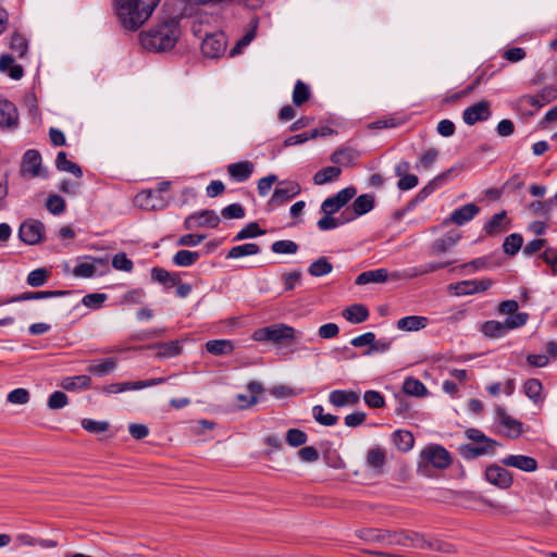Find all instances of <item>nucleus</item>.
<instances>
[{
  "label": "nucleus",
  "mask_w": 557,
  "mask_h": 557,
  "mask_svg": "<svg viewBox=\"0 0 557 557\" xmlns=\"http://www.w3.org/2000/svg\"><path fill=\"white\" fill-rule=\"evenodd\" d=\"M312 417L318 423L325 426H332L337 422V417L332 413H324V408L321 405L313 406Z\"/></svg>",
  "instance_id": "50"
},
{
  "label": "nucleus",
  "mask_w": 557,
  "mask_h": 557,
  "mask_svg": "<svg viewBox=\"0 0 557 557\" xmlns=\"http://www.w3.org/2000/svg\"><path fill=\"white\" fill-rule=\"evenodd\" d=\"M107 264L108 260L94 258L91 262H79L73 270V274L78 277H91L97 273L96 264Z\"/></svg>",
  "instance_id": "33"
},
{
  "label": "nucleus",
  "mask_w": 557,
  "mask_h": 557,
  "mask_svg": "<svg viewBox=\"0 0 557 557\" xmlns=\"http://www.w3.org/2000/svg\"><path fill=\"white\" fill-rule=\"evenodd\" d=\"M308 440L307 434L299 429H289L286 433V442L292 447L304 445Z\"/></svg>",
  "instance_id": "55"
},
{
  "label": "nucleus",
  "mask_w": 557,
  "mask_h": 557,
  "mask_svg": "<svg viewBox=\"0 0 557 557\" xmlns=\"http://www.w3.org/2000/svg\"><path fill=\"white\" fill-rule=\"evenodd\" d=\"M359 400V394L350 389H334L329 394L330 404L336 408L354 406L357 405Z\"/></svg>",
  "instance_id": "17"
},
{
  "label": "nucleus",
  "mask_w": 557,
  "mask_h": 557,
  "mask_svg": "<svg viewBox=\"0 0 557 557\" xmlns=\"http://www.w3.org/2000/svg\"><path fill=\"white\" fill-rule=\"evenodd\" d=\"M496 418L508 436L518 437L522 433V423L507 414L505 408H496Z\"/></svg>",
  "instance_id": "19"
},
{
  "label": "nucleus",
  "mask_w": 557,
  "mask_h": 557,
  "mask_svg": "<svg viewBox=\"0 0 557 557\" xmlns=\"http://www.w3.org/2000/svg\"><path fill=\"white\" fill-rule=\"evenodd\" d=\"M46 207L50 213L58 215L64 212L65 201L58 195H50L47 199Z\"/></svg>",
  "instance_id": "57"
},
{
  "label": "nucleus",
  "mask_w": 557,
  "mask_h": 557,
  "mask_svg": "<svg viewBox=\"0 0 557 557\" xmlns=\"http://www.w3.org/2000/svg\"><path fill=\"white\" fill-rule=\"evenodd\" d=\"M310 97V91L308 86L301 81H297L293 91V102L295 106L300 107L304 104Z\"/></svg>",
  "instance_id": "52"
},
{
  "label": "nucleus",
  "mask_w": 557,
  "mask_h": 557,
  "mask_svg": "<svg viewBox=\"0 0 557 557\" xmlns=\"http://www.w3.org/2000/svg\"><path fill=\"white\" fill-rule=\"evenodd\" d=\"M332 215L333 214L324 213V215L318 221L319 230L329 231L349 222L346 221L345 211H343L338 218H333Z\"/></svg>",
  "instance_id": "42"
},
{
  "label": "nucleus",
  "mask_w": 557,
  "mask_h": 557,
  "mask_svg": "<svg viewBox=\"0 0 557 557\" xmlns=\"http://www.w3.org/2000/svg\"><path fill=\"white\" fill-rule=\"evenodd\" d=\"M221 214L224 219H243L245 210L240 203H232L223 208Z\"/></svg>",
  "instance_id": "61"
},
{
  "label": "nucleus",
  "mask_w": 557,
  "mask_h": 557,
  "mask_svg": "<svg viewBox=\"0 0 557 557\" xmlns=\"http://www.w3.org/2000/svg\"><path fill=\"white\" fill-rule=\"evenodd\" d=\"M524 394L528 398H530L534 404H542L544 397L542 396L543 385L537 379H529L525 381L523 385Z\"/></svg>",
  "instance_id": "34"
},
{
  "label": "nucleus",
  "mask_w": 557,
  "mask_h": 557,
  "mask_svg": "<svg viewBox=\"0 0 557 557\" xmlns=\"http://www.w3.org/2000/svg\"><path fill=\"white\" fill-rule=\"evenodd\" d=\"M363 400L371 408H382L385 405L383 395L377 391H367Z\"/></svg>",
  "instance_id": "59"
},
{
  "label": "nucleus",
  "mask_w": 557,
  "mask_h": 557,
  "mask_svg": "<svg viewBox=\"0 0 557 557\" xmlns=\"http://www.w3.org/2000/svg\"><path fill=\"white\" fill-rule=\"evenodd\" d=\"M342 314L348 322L359 324L368 320L369 310L364 305L355 304L345 308Z\"/></svg>",
  "instance_id": "28"
},
{
  "label": "nucleus",
  "mask_w": 557,
  "mask_h": 557,
  "mask_svg": "<svg viewBox=\"0 0 557 557\" xmlns=\"http://www.w3.org/2000/svg\"><path fill=\"white\" fill-rule=\"evenodd\" d=\"M207 351L214 355H228L234 350V345L228 339H212L206 344Z\"/></svg>",
  "instance_id": "40"
},
{
  "label": "nucleus",
  "mask_w": 557,
  "mask_h": 557,
  "mask_svg": "<svg viewBox=\"0 0 557 557\" xmlns=\"http://www.w3.org/2000/svg\"><path fill=\"white\" fill-rule=\"evenodd\" d=\"M70 290H41V292H26L15 297H12L8 300V302H18L26 300H38V299H47L52 297H60L64 295H69Z\"/></svg>",
  "instance_id": "26"
},
{
  "label": "nucleus",
  "mask_w": 557,
  "mask_h": 557,
  "mask_svg": "<svg viewBox=\"0 0 557 557\" xmlns=\"http://www.w3.org/2000/svg\"><path fill=\"white\" fill-rule=\"evenodd\" d=\"M45 225L38 220H26L18 228V237L27 245L38 244L44 235Z\"/></svg>",
  "instance_id": "9"
},
{
  "label": "nucleus",
  "mask_w": 557,
  "mask_h": 557,
  "mask_svg": "<svg viewBox=\"0 0 557 557\" xmlns=\"http://www.w3.org/2000/svg\"><path fill=\"white\" fill-rule=\"evenodd\" d=\"M260 252V247L255 243H247L232 247L227 255V259H239L247 256H255Z\"/></svg>",
  "instance_id": "35"
},
{
  "label": "nucleus",
  "mask_w": 557,
  "mask_h": 557,
  "mask_svg": "<svg viewBox=\"0 0 557 557\" xmlns=\"http://www.w3.org/2000/svg\"><path fill=\"white\" fill-rule=\"evenodd\" d=\"M255 165L250 161H240L231 163L227 165V173L228 175L235 180L236 182H245L247 181L252 172H253Z\"/></svg>",
  "instance_id": "23"
},
{
  "label": "nucleus",
  "mask_w": 557,
  "mask_h": 557,
  "mask_svg": "<svg viewBox=\"0 0 557 557\" xmlns=\"http://www.w3.org/2000/svg\"><path fill=\"white\" fill-rule=\"evenodd\" d=\"M151 276L153 280L164 284L166 287L175 286L180 281L177 274L170 273L169 271L161 268H153L151 270Z\"/></svg>",
  "instance_id": "45"
},
{
  "label": "nucleus",
  "mask_w": 557,
  "mask_h": 557,
  "mask_svg": "<svg viewBox=\"0 0 557 557\" xmlns=\"http://www.w3.org/2000/svg\"><path fill=\"white\" fill-rule=\"evenodd\" d=\"M374 207V197L370 194H363L360 195L355 199L352 202L351 208H346L345 214H346V221H354L360 215H363L368 212H370Z\"/></svg>",
  "instance_id": "14"
},
{
  "label": "nucleus",
  "mask_w": 557,
  "mask_h": 557,
  "mask_svg": "<svg viewBox=\"0 0 557 557\" xmlns=\"http://www.w3.org/2000/svg\"><path fill=\"white\" fill-rule=\"evenodd\" d=\"M220 223L219 215L213 210H201L189 214L184 221L185 230L191 231L199 227H216Z\"/></svg>",
  "instance_id": "7"
},
{
  "label": "nucleus",
  "mask_w": 557,
  "mask_h": 557,
  "mask_svg": "<svg viewBox=\"0 0 557 557\" xmlns=\"http://www.w3.org/2000/svg\"><path fill=\"white\" fill-rule=\"evenodd\" d=\"M116 369L115 358H106L99 363L90 364L87 371L96 376H104Z\"/></svg>",
  "instance_id": "41"
},
{
  "label": "nucleus",
  "mask_w": 557,
  "mask_h": 557,
  "mask_svg": "<svg viewBox=\"0 0 557 557\" xmlns=\"http://www.w3.org/2000/svg\"><path fill=\"white\" fill-rule=\"evenodd\" d=\"M41 156L37 150H27L23 156L22 172L28 173L33 177L40 173Z\"/></svg>",
  "instance_id": "24"
},
{
  "label": "nucleus",
  "mask_w": 557,
  "mask_h": 557,
  "mask_svg": "<svg viewBox=\"0 0 557 557\" xmlns=\"http://www.w3.org/2000/svg\"><path fill=\"white\" fill-rule=\"evenodd\" d=\"M485 479L491 484L504 490L509 488L513 481L511 473L498 465H492L486 468Z\"/></svg>",
  "instance_id": "13"
},
{
  "label": "nucleus",
  "mask_w": 557,
  "mask_h": 557,
  "mask_svg": "<svg viewBox=\"0 0 557 557\" xmlns=\"http://www.w3.org/2000/svg\"><path fill=\"white\" fill-rule=\"evenodd\" d=\"M160 0H115L116 15L121 25L136 30L151 16Z\"/></svg>",
  "instance_id": "1"
},
{
  "label": "nucleus",
  "mask_w": 557,
  "mask_h": 557,
  "mask_svg": "<svg viewBox=\"0 0 557 557\" xmlns=\"http://www.w3.org/2000/svg\"><path fill=\"white\" fill-rule=\"evenodd\" d=\"M82 428L92 434H99L108 431L109 423L107 421H97L92 419H83Z\"/></svg>",
  "instance_id": "54"
},
{
  "label": "nucleus",
  "mask_w": 557,
  "mask_h": 557,
  "mask_svg": "<svg viewBox=\"0 0 557 557\" xmlns=\"http://www.w3.org/2000/svg\"><path fill=\"white\" fill-rule=\"evenodd\" d=\"M112 265L116 270L129 272L133 269V262L123 252L116 253L112 259Z\"/></svg>",
  "instance_id": "64"
},
{
  "label": "nucleus",
  "mask_w": 557,
  "mask_h": 557,
  "mask_svg": "<svg viewBox=\"0 0 557 557\" xmlns=\"http://www.w3.org/2000/svg\"><path fill=\"white\" fill-rule=\"evenodd\" d=\"M403 391L410 396L421 397L428 393L425 385L418 379L408 377L404 381Z\"/></svg>",
  "instance_id": "44"
},
{
  "label": "nucleus",
  "mask_w": 557,
  "mask_h": 557,
  "mask_svg": "<svg viewBox=\"0 0 557 557\" xmlns=\"http://www.w3.org/2000/svg\"><path fill=\"white\" fill-rule=\"evenodd\" d=\"M55 166L59 171L69 172L76 177H82L83 171L81 166L70 160H67L66 153L64 151H60L57 154Z\"/></svg>",
  "instance_id": "36"
},
{
  "label": "nucleus",
  "mask_w": 557,
  "mask_h": 557,
  "mask_svg": "<svg viewBox=\"0 0 557 557\" xmlns=\"http://www.w3.org/2000/svg\"><path fill=\"white\" fill-rule=\"evenodd\" d=\"M479 212H480V208L475 203H473V202L466 203V205L455 209L450 213L449 218L444 221V224L454 223L458 226H461V225L470 222L471 220H473L474 216L476 214H479Z\"/></svg>",
  "instance_id": "16"
},
{
  "label": "nucleus",
  "mask_w": 557,
  "mask_h": 557,
  "mask_svg": "<svg viewBox=\"0 0 557 557\" xmlns=\"http://www.w3.org/2000/svg\"><path fill=\"white\" fill-rule=\"evenodd\" d=\"M106 299H107L106 294L95 293V294H88V295L84 296L82 302L84 306H86L88 308L97 309L102 306V304L104 302Z\"/></svg>",
  "instance_id": "63"
},
{
  "label": "nucleus",
  "mask_w": 557,
  "mask_h": 557,
  "mask_svg": "<svg viewBox=\"0 0 557 557\" xmlns=\"http://www.w3.org/2000/svg\"><path fill=\"white\" fill-rule=\"evenodd\" d=\"M0 71L8 74L12 79H20L23 76V67L14 63V59L9 54L0 58Z\"/></svg>",
  "instance_id": "32"
},
{
  "label": "nucleus",
  "mask_w": 557,
  "mask_h": 557,
  "mask_svg": "<svg viewBox=\"0 0 557 557\" xmlns=\"http://www.w3.org/2000/svg\"><path fill=\"white\" fill-rule=\"evenodd\" d=\"M29 400V393L25 388H15L8 394V401L11 404L25 405Z\"/></svg>",
  "instance_id": "62"
},
{
  "label": "nucleus",
  "mask_w": 557,
  "mask_h": 557,
  "mask_svg": "<svg viewBox=\"0 0 557 557\" xmlns=\"http://www.w3.org/2000/svg\"><path fill=\"white\" fill-rule=\"evenodd\" d=\"M342 170L337 166H326L318 171L313 175V183L315 185H323L326 183L335 182L338 180Z\"/></svg>",
  "instance_id": "37"
},
{
  "label": "nucleus",
  "mask_w": 557,
  "mask_h": 557,
  "mask_svg": "<svg viewBox=\"0 0 557 557\" xmlns=\"http://www.w3.org/2000/svg\"><path fill=\"white\" fill-rule=\"evenodd\" d=\"M456 172V168H450L447 171L441 173L440 175L435 176L432 181L429 182L428 185H425L418 194V197L421 199L426 198L429 195H431L434 190L445 185L453 176V174Z\"/></svg>",
  "instance_id": "25"
},
{
  "label": "nucleus",
  "mask_w": 557,
  "mask_h": 557,
  "mask_svg": "<svg viewBox=\"0 0 557 557\" xmlns=\"http://www.w3.org/2000/svg\"><path fill=\"white\" fill-rule=\"evenodd\" d=\"M199 257L200 253L198 251L178 250L173 256V262L177 267H190L199 259Z\"/></svg>",
  "instance_id": "47"
},
{
  "label": "nucleus",
  "mask_w": 557,
  "mask_h": 557,
  "mask_svg": "<svg viewBox=\"0 0 557 557\" xmlns=\"http://www.w3.org/2000/svg\"><path fill=\"white\" fill-rule=\"evenodd\" d=\"M151 347L157 349L156 356L161 359L175 357L182 351V347L177 341L161 343Z\"/></svg>",
  "instance_id": "39"
},
{
  "label": "nucleus",
  "mask_w": 557,
  "mask_h": 557,
  "mask_svg": "<svg viewBox=\"0 0 557 557\" xmlns=\"http://www.w3.org/2000/svg\"><path fill=\"white\" fill-rule=\"evenodd\" d=\"M509 228L506 211H500L494 214L491 220L484 224V232L488 236H496Z\"/></svg>",
  "instance_id": "22"
},
{
  "label": "nucleus",
  "mask_w": 557,
  "mask_h": 557,
  "mask_svg": "<svg viewBox=\"0 0 557 557\" xmlns=\"http://www.w3.org/2000/svg\"><path fill=\"white\" fill-rule=\"evenodd\" d=\"M523 238L520 234L513 233L505 238L503 244L504 252L513 256L516 255L520 248L522 247Z\"/></svg>",
  "instance_id": "49"
},
{
  "label": "nucleus",
  "mask_w": 557,
  "mask_h": 557,
  "mask_svg": "<svg viewBox=\"0 0 557 557\" xmlns=\"http://www.w3.org/2000/svg\"><path fill=\"white\" fill-rule=\"evenodd\" d=\"M460 239L461 234L458 231H449L433 243L432 253L440 256L456 246Z\"/></svg>",
  "instance_id": "21"
},
{
  "label": "nucleus",
  "mask_w": 557,
  "mask_h": 557,
  "mask_svg": "<svg viewBox=\"0 0 557 557\" xmlns=\"http://www.w3.org/2000/svg\"><path fill=\"white\" fill-rule=\"evenodd\" d=\"M135 389H140L138 386V381L137 382L113 383V384L107 385L103 388V392L107 394H117V393H123L126 391H135Z\"/></svg>",
  "instance_id": "56"
},
{
  "label": "nucleus",
  "mask_w": 557,
  "mask_h": 557,
  "mask_svg": "<svg viewBox=\"0 0 557 557\" xmlns=\"http://www.w3.org/2000/svg\"><path fill=\"white\" fill-rule=\"evenodd\" d=\"M332 270V263L325 257H321L310 264L308 272L312 276L320 277L330 274Z\"/></svg>",
  "instance_id": "46"
},
{
  "label": "nucleus",
  "mask_w": 557,
  "mask_h": 557,
  "mask_svg": "<svg viewBox=\"0 0 557 557\" xmlns=\"http://www.w3.org/2000/svg\"><path fill=\"white\" fill-rule=\"evenodd\" d=\"M386 462V453L381 447L371 448L367 455V467L374 472H382Z\"/></svg>",
  "instance_id": "29"
},
{
  "label": "nucleus",
  "mask_w": 557,
  "mask_h": 557,
  "mask_svg": "<svg viewBox=\"0 0 557 557\" xmlns=\"http://www.w3.org/2000/svg\"><path fill=\"white\" fill-rule=\"evenodd\" d=\"M429 323L426 317L423 315H407L399 319L396 326L400 331L417 332L424 329Z\"/></svg>",
  "instance_id": "27"
},
{
  "label": "nucleus",
  "mask_w": 557,
  "mask_h": 557,
  "mask_svg": "<svg viewBox=\"0 0 557 557\" xmlns=\"http://www.w3.org/2000/svg\"><path fill=\"white\" fill-rule=\"evenodd\" d=\"M277 181H278V178L275 174H269V175L260 178L257 184V189H258L259 196H261V197L267 196L270 193L273 184L277 183Z\"/></svg>",
  "instance_id": "58"
},
{
  "label": "nucleus",
  "mask_w": 557,
  "mask_h": 557,
  "mask_svg": "<svg viewBox=\"0 0 557 557\" xmlns=\"http://www.w3.org/2000/svg\"><path fill=\"white\" fill-rule=\"evenodd\" d=\"M271 249L274 253L294 255L298 250V245L293 240L283 239L274 242Z\"/></svg>",
  "instance_id": "51"
},
{
  "label": "nucleus",
  "mask_w": 557,
  "mask_h": 557,
  "mask_svg": "<svg viewBox=\"0 0 557 557\" xmlns=\"http://www.w3.org/2000/svg\"><path fill=\"white\" fill-rule=\"evenodd\" d=\"M226 49V41L223 34L206 36L201 44V51L208 58H219Z\"/></svg>",
  "instance_id": "15"
},
{
  "label": "nucleus",
  "mask_w": 557,
  "mask_h": 557,
  "mask_svg": "<svg viewBox=\"0 0 557 557\" xmlns=\"http://www.w3.org/2000/svg\"><path fill=\"white\" fill-rule=\"evenodd\" d=\"M465 434L472 443L460 445L459 453L467 459H473L483 455H493L495 454V448L499 445L496 441L485 436L478 429H468Z\"/></svg>",
  "instance_id": "3"
},
{
  "label": "nucleus",
  "mask_w": 557,
  "mask_h": 557,
  "mask_svg": "<svg viewBox=\"0 0 557 557\" xmlns=\"http://www.w3.org/2000/svg\"><path fill=\"white\" fill-rule=\"evenodd\" d=\"M388 277V272L386 269H376V270H370V271H364L362 273H360L355 283L357 285H366V284H369V283H383L387 280Z\"/></svg>",
  "instance_id": "30"
},
{
  "label": "nucleus",
  "mask_w": 557,
  "mask_h": 557,
  "mask_svg": "<svg viewBox=\"0 0 557 557\" xmlns=\"http://www.w3.org/2000/svg\"><path fill=\"white\" fill-rule=\"evenodd\" d=\"M300 191V185L295 181H277V186L275 187L268 205L273 208L280 207L299 195Z\"/></svg>",
  "instance_id": "6"
},
{
  "label": "nucleus",
  "mask_w": 557,
  "mask_h": 557,
  "mask_svg": "<svg viewBox=\"0 0 557 557\" xmlns=\"http://www.w3.org/2000/svg\"><path fill=\"white\" fill-rule=\"evenodd\" d=\"M358 152L352 148H343L334 151L331 161L338 165H350L358 158Z\"/></svg>",
  "instance_id": "38"
},
{
  "label": "nucleus",
  "mask_w": 557,
  "mask_h": 557,
  "mask_svg": "<svg viewBox=\"0 0 557 557\" xmlns=\"http://www.w3.org/2000/svg\"><path fill=\"white\" fill-rule=\"evenodd\" d=\"M502 463L524 472H534L537 469V461L533 457L524 455H508L502 459Z\"/></svg>",
  "instance_id": "18"
},
{
  "label": "nucleus",
  "mask_w": 557,
  "mask_h": 557,
  "mask_svg": "<svg viewBox=\"0 0 557 557\" xmlns=\"http://www.w3.org/2000/svg\"><path fill=\"white\" fill-rule=\"evenodd\" d=\"M18 121L16 107L9 100L0 97V126L15 127Z\"/></svg>",
  "instance_id": "20"
},
{
  "label": "nucleus",
  "mask_w": 557,
  "mask_h": 557,
  "mask_svg": "<svg viewBox=\"0 0 557 557\" xmlns=\"http://www.w3.org/2000/svg\"><path fill=\"white\" fill-rule=\"evenodd\" d=\"M490 116V102L486 100L466 108L462 113V120L467 125H474L478 122L486 121Z\"/></svg>",
  "instance_id": "12"
},
{
  "label": "nucleus",
  "mask_w": 557,
  "mask_h": 557,
  "mask_svg": "<svg viewBox=\"0 0 557 557\" xmlns=\"http://www.w3.org/2000/svg\"><path fill=\"white\" fill-rule=\"evenodd\" d=\"M422 458L438 469H445L451 462L449 453L440 445H430L424 448L422 451Z\"/></svg>",
  "instance_id": "11"
},
{
  "label": "nucleus",
  "mask_w": 557,
  "mask_h": 557,
  "mask_svg": "<svg viewBox=\"0 0 557 557\" xmlns=\"http://www.w3.org/2000/svg\"><path fill=\"white\" fill-rule=\"evenodd\" d=\"M61 386L70 392H75L78 389H88L91 386V379L85 374L67 376L62 380Z\"/></svg>",
  "instance_id": "31"
},
{
  "label": "nucleus",
  "mask_w": 557,
  "mask_h": 557,
  "mask_svg": "<svg viewBox=\"0 0 557 557\" xmlns=\"http://www.w3.org/2000/svg\"><path fill=\"white\" fill-rule=\"evenodd\" d=\"M393 442L401 451H408L412 448L414 438L409 431L398 430L393 433Z\"/></svg>",
  "instance_id": "43"
},
{
  "label": "nucleus",
  "mask_w": 557,
  "mask_h": 557,
  "mask_svg": "<svg viewBox=\"0 0 557 557\" xmlns=\"http://www.w3.org/2000/svg\"><path fill=\"white\" fill-rule=\"evenodd\" d=\"M553 202V199L534 201L530 203L529 209L534 214L547 216L552 211Z\"/></svg>",
  "instance_id": "60"
},
{
  "label": "nucleus",
  "mask_w": 557,
  "mask_h": 557,
  "mask_svg": "<svg viewBox=\"0 0 557 557\" xmlns=\"http://www.w3.org/2000/svg\"><path fill=\"white\" fill-rule=\"evenodd\" d=\"M357 194L355 187H346L335 195L323 200L321 205V210L323 213L334 214L338 212L344 206L347 205L349 200H351Z\"/></svg>",
  "instance_id": "8"
},
{
  "label": "nucleus",
  "mask_w": 557,
  "mask_h": 557,
  "mask_svg": "<svg viewBox=\"0 0 557 557\" xmlns=\"http://www.w3.org/2000/svg\"><path fill=\"white\" fill-rule=\"evenodd\" d=\"M265 231L261 230L257 222H251L242 228L233 238V242H240L247 238L261 236Z\"/></svg>",
  "instance_id": "48"
},
{
  "label": "nucleus",
  "mask_w": 557,
  "mask_h": 557,
  "mask_svg": "<svg viewBox=\"0 0 557 557\" xmlns=\"http://www.w3.org/2000/svg\"><path fill=\"white\" fill-rule=\"evenodd\" d=\"M528 313H518L513 317H507L505 321L490 320L480 326L484 336L490 338L504 337L508 331L523 326L528 321Z\"/></svg>",
  "instance_id": "4"
},
{
  "label": "nucleus",
  "mask_w": 557,
  "mask_h": 557,
  "mask_svg": "<svg viewBox=\"0 0 557 557\" xmlns=\"http://www.w3.org/2000/svg\"><path fill=\"white\" fill-rule=\"evenodd\" d=\"M492 286L491 280H469L450 284L448 289L457 296L472 295L484 292Z\"/></svg>",
  "instance_id": "10"
},
{
  "label": "nucleus",
  "mask_w": 557,
  "mask_h": 557,
  "mask_svg": "<svg viewBox=\"0 0 557 557\" xmlns=\"http://www.w3.org/2000/svg\"><path fill=\"white\" fill-rule=\"evenodd\" d=\"M180 25L177 18H170L156 29L141 35V44L145 48L154 51H168L174 48L180 37Z\"/></svg>",
  "instance_id": "2"
},
{
  "label": "nucleus",
  "mask_w": 557,
  "mask_h": 557,
  "mask_svg": "<svg viewBox=\"0 0 557 557\" xmlns=\"http://www.w3.org/2000/svg\"><path fill=\"white\" fill-rule=\"evenodd\" d=\"M48 275L49 273L46 269L39 268L28 273L26 282L32 287H39L47 282Z\"/></svg>",
  "instance_id": "53"
},
{
  "label": "nucleus",
  "mask_w": 557,
  "mask_h": 557,
  "mask_svg": "<svg viewBox=\"0 0 557 557\" xmlns=\"http://www.w3.org/2000/svg\"><path fill=\"white\" fill-rule=\"evenodd\" d=\"M297 335H300V332L296 331L294 327L284 323H276L257 329L252 333V339L256 342L281 344L284 341H292L296 338Z\"/></svg>",
  "instance_id": "5"
}]
</instances>
